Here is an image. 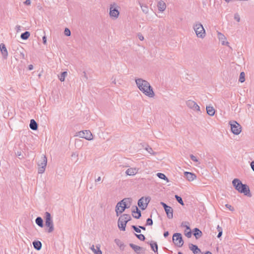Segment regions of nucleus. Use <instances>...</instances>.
Wrapping results in <instances>:
<instances>
[{
    "mask_svg": "<svg viewBox=\"0 0 254 254\" xmlns=\"http://www.w3.org/2000/svg\"><path fill=\"white\" fill-rule=\"evenodd\" d=\"M45 226L48 228L47 232L51 233L54 230V223L51 214L46 212L45 213Z\"/></svg>",
    "mask_w": 254,
    "mask_h": 254,
    "instance_id": "7",
    "label": "nucleus"
},
{
    "mask_svg": "<svg viewBox=\"0 0 254 254\" xmlns=\"http://www.w3.org/2000/svg\"><path fill=\"white\" fill-rule=\"evenodd\" d=\"M153 224L152 220L151 218H148L146 220V225L151 226Z\"/></svg>",
    "mask_w": 254,
    "mask_h": 254,
    "instance_id": "46",
    "label": "nucleus"
},
{
    "mask_svg": "<svg viewBox=\"0 0 254 254\" xmlns=\"http://www.w3.org/2000/svg\"><path fill=\"white\" fill-rule=\"evenodd\" d=\"M226 207H227L228 209H229L230 211H234V208L233 207H232L231 205L226 204L225 205Z\"/></svg>",
    "mask_w": 254,
    "mask_h": 254,
    "instance_id": "47",
    "label": "nucleus"
},
{
    "mask_svg": "<svg viewBox=\"0 0 254 254\" xmlns=\"http://www.w3.org/2000/svg\"><path fill=\"white\" fill-rule=\"evenodd\" d=\"M43 44L46 45L47 44V38H46V36H44L43 37Z\"/></svg>",
    "mask_w": 254,
    "mask_h": 254,
    "instance_id": "49",
    "label": "nucleus"
},
{
    "mask_svg": "<svg viewBox=\"0 0 254 254\" xmlns=\"http://www.w3.org/2000/svg\"><path fill=\"white\" fill-rule=\"evenodd\" d=\"M205 254H212L211 253L209 252H207Z\"/></svg>",
    "mask_w": 254,
    "mask_h": 254,
    "instance_id": "60",
    "label": "nucleus"
},
{
    "mask_svg": "<svg viewBox=\"0 0 254 254\" xmlns=\"http://www.w3.org/2000/svg\"><path fill=\"white\" fill-rule=\"evenodd\" d=\"M190 159L194 162H197L198 163V164H200V163L198 162V160H197V159L196 158V157L194 156L193 155H190Z\"/></svg>",
    "mask_w": 254,
    "mask_h": 254,
    "instance_id": "43",
    "label": "nucleus"
},
{
    "mask_svg": "<svg viewBox=\"0 0 254 254\" xmlns=\"http://www.w3.org/2000/svg\"><path fill=\"white\" fill-rule=\"evenodd\" d=\"M217 230L218 232V234L217 235V237L219 238L222 236L223 230H222V228L219 225L217 226Z\"/></svg>",
    "mask_w": 254,
    "mask_h": 254,
    "instance_id": "37",
    "label": "nucleus"
},
{
    "mask_svg": "<svg viewBox=\"0 0 254 254\" xmlns=\"http://www.w3.org/2000/svg\"><path fill=\"white\" fill-rule=\"evenodd\" d=\"M129 246L137 253H138L142 249L140 247L133 244H130Z\"/></svg>",
    "mask_w": 254,
    "mask_h": 254,
    "instance_id": "27",
    "label": "nucleus"
},
{
    "mask_svg": "<svg viewBox=\"0 0 254 254\" xmlns=\"http://www.w3.org/2000/svg\"><path fill=\"white\" fill-rule=\"evenodd\" d=\"M139 228L140 229H141L143 230H145V228L144 227H143V226H139Z\"/></svg>",
    "mask_w": 254,
    "mask_h": 254,
    "instance_id": "59",
    "label": "nucleus"
},
{
    "mask_svg": "<svg viewBox=\"0 0 254 254\" xmlns=\"http://www.w3.org/2000/svg\"><path fill=\"white\" fill-rule=\"evenodd\" d=\"M112 82L116 84L117 83V82H116V76H113L112 78Z\"/></svg>",
    "mask_w": 254,
    "mask_h": 254,
    "instance_id": "51",
    "label": "nucleus"
},
{
    "mask_svg": "<svg viewBox=\"0 0 254 254\" xmlns=\"http://www.w3.org/2000/svg\"><path fill=\"white\" fill-rule=\"evenodd\" d=\"M193 29L194 30L197 37L203 39L205 37V30L200 22H195L193 24Z\"/></svg>",
    "mask_w": 254,
    "mask_h": 254,
    "instance_id": "4",
    "label": "nucleus"
},
{
    "mask_svg": "<svg viewBox=\"0 0 254 254\" xmlns=\"http://www.w3.org/2000/svg\"><path fill=\"white\" fill-rule=\"evenodd\" d=\"M234 18L238 22L240 21V16L238 13L234 14Z\"/></svg>",
    "mask_w": 254,
    "mask_h": 254,
    "instance_id": "41",
    "label": "nucleus"
},
{
    "mask_svg": "<svg viewBox=\"0 0 254 254\" xmlns=\"http://www.w3.org/2000/svg\"><path fill=\"white\" fill-rule=\"evenodd\" d=\"M30 127L31 129L35 130L37 129L38 125L35 121L33 119L31 120L30 123Z\"/></svg>",
    "mask_w": 254,
    "mask_h": 254,
    "instance_id": "23",
    "label": "nucleus"
},
{
    "mask_svg": "<svg viewBox=\"0 0 254 254\" xmlns=\"http://www.w3.org/2000/svg\"><path fill=\"white\" fill-rule=\"evenodd\" d=\"M90 250L93 252H94V251H96V248H95V247L93 245H92L91 246V247L90 248Z\"/></svg>",
    "mask_w": 254,
    "mask_h": 254,
    "instance_id": "53",
    "label": "nucleus"
},
{
    "mask_svg": "<svg viewBox=\"0 0 254 254\" xmlns=\"http://www.w3.org/2000/svg\"><path fill=\"white\" fill-rule=\"evenodd\" d=\"M193 235L196 239H198L201 236L202 232L198 228H194Z\"/></svg>",
    "mask_w": 254,
    "mask_h": 254,
    "instance_id": "25",
    "label": "nucleus"
},
{
    "mask_svg": "<svg viewBox=\"0 0 254 254\" xmlns=\"http://www.w3.org/2000/svg\"><path fill=\"white\" fill-rule=\"evenodd\" d=\"M173 241L176 246L179 247H182L184 244L182 235L180 233H175L174 234Z\"/></svg>",
    "mask_w": 254,
    "mask_h": 254,
    "instance_id": "11",
    "label": "nucleus"
},
{
    "mask_svg": "<svg viewBox=\"0 0 254 254\" xmlns=\"http://www.w3.org/2000/svg\"><path fill=\"white\" fill-rule=\"evenodd\" d=\"M227 2H229V0H225Z\"/></svg>",
    "mask_w": 254,
    "mask_h": 254,
    "instance_id": "62",
    "label": "nucleus"
},
{
    "mask_svg": "<svg viewBox=\"0 0 254 254\" xmlns=\"http://www.w3.org/2000/svg\"><path fill=\"white\" fill-rule=\"evenodd\" d=\"M217 37L222 45H229V42L227 41V38L222 33L217 31Z\"/></svg>",
    "mask_w": 254,
    "mask_h": 254,
    "instance_id": "14",
    "label": "nucleus"
},
{
    "mask_svg": "<svg viewBox=\"0 0 254 254\" xmlns=\"http://www.w3.org/2000/svg\"><path fill=\"white\" fill-rule=\"evenodd\" d=\"M16 29H17V31L19 30L20 28H21V26H19V25H17L16 27Z\"/></svg>",
    "mask_w": 254,
    "mask_h": 254,
    "instance_id": "58",
    "label": "nucleus"
},
{
    "mask_svg": "<svg viewBox=\"0 0 254 254\" xmlns=\"http://www.w3.org/2000/svg\"><path fill=\"white\" fill-rule=\"evenodd\" d=\"M251 166L253 170L254 171V160L251 162Z\"/></svg>",
    "mask_w": 254,
    "mask_h": 254,
    "instance_id": "54",
    "label": "nucleus"
},
{
    "mask_svg": "<svg viewBox=\"0 0 254 254\" xmlns=\"http://www.w3.org/2000/svg\"><path fill=\"white\" fill-rule=\"evenodd\" d=\"M186 229L185 231V234L188 238H190L192 235L190 229L188 226H186Z\"/></svg>",
    "mask_w": 254,
    "mask_h": 254,
    "instance_id": "26",
    "label": "nucleus"
},
{
    "mask_svg": "<svg viewBox=\"0 0 254 254\" xmlns=\"http://www.w3.org/2000/svg\"><path fill=\"white\" fill-rule=\"evenodd\" d=\"M184 175L187 180L190 182L193 181L196 178L195 174L189 172H185Z\"/></svg>",
    "mask_w": 254,
    "mask_h": 254,
    "instance_id": "17",
    "label": "nucleus"
},
{
    "mask_svg": "<svg viewBox=\"0 0 254 254\" xmlns=\"http://www.w3.org/2000/svg\"><path fill=\"white\" fill-rule=\"evenodd\" d=\"M206 112L208 115L210 116H213L214 115L215 113V110L214 108L211 106H206Z\"/></svg>",
    "mask_w": 254,
    "mask_h": 254,
    "instance_id": "21",
    "label": "nucleus"
},
{
    "mask_svg": "<svg viewBox=\"0 0 254 254\" xmlns=\"http://www.w3.org/2000/svg\"><path fill=\"white\" fill-rule=\"evenodd\" d=\"M168 235H169V232H168V231H166V232H164V236L165 237H167Z\"/></svg>",
    "mask_w": 254,
    "mask_h": 254,
    "instance_id": "56",
    "label": "nucleus"
},
{
    "mask_svg": "<svg viewBox=\"0 0 254 254\" xmlns=\"http://www.w3.org/2000/svg\"><path fill=\"white\" fill-rule=\"evenodd\" d=\"M132 228L133 229V230L136 232V233H139L141 232V230L140 229V228L138 227H137L136 226H134V225H132Z\"/></svg>",
    "mask_w": 254,
    "mask_h": 254,
    "instance_id": "45",
    "label": "nucleus"
},
{
    "mask_svg": "<svg viewBox=\"0 0 254 254\" xmlns=\"http://www.w3.org/2000/svg\"><path fill=\"white\" fill-rule=\"evenodd\" d=\"M140 6L143 13H144L145 14H147L148 13L149 9L148 6L146 5H143L141 3H140Z\"/></svg>",
    "mask_w": 254,
    "mask_h": 254,
    "instance_id": "30",
    "label": "nucleus"
},
{
    "mask_svg": "<svg viewBox=\"0 0 254 254\" xmlns=\"http://www.w3.org/2000/svg\"><path fill=\"white\" fill-rule=\"evenodd\" d=\"M33 65H32V64H30V65H28V69H29V70H32V69H33Z\"/></svg>",
    "mask_w": 254,
    "mask_h": 254,
    "instance_id": "55",
    "label": "nucleus"
},
{
    "mask_svg": "<svg viewBox=\"0 0 254 254\" xmlns=\"http://www.w3.org/2000/svg\"><path fill=\"white\" fill-rule=\"evenodd\" d=\"M35 222L36 224L40 227H43L44 226L43 219L40 217H38L36 219Z\"/></svg>",
    "mask_w": 254,
    "mask_h": 254,
    "instance_id": "28",
    "label": "nucleus"
},
{
    "mask_svg": "<svg viewBox=\"0 0 254 254\" xmlns=\"http://www.w3.org/2000/svg\"><path fill=\"white\" fill-rule=\"evenodd\" d=\"M175 197L179 203H180L182 205H184L182 198L180 196L176 195Z\"/></svg>",
    "mask_w": 254,
    "mask_h": 254,
    "instance_id": "39",
    "label": "nucleus"
},
{
    "mask_svg": "<svg viewBox=\"0 0 254 254\" xmlns=\"http://www.w3.org/2000/svg\"><path fill=\"white\" fill-rule=\"evenodd\" d=\"M165 211L167 214V217L169 219H171L173 217V210L172 207L168 206L165 209Z\"/></svg>",
    "mask_w": 254,
    "mask_h": 254,
    "instance_id": "19",
    "label": "nucleus"
},
{
    "mask_svg": "<svg viewBox=\"0 0 254 254\" xmlns=\"http://www.w3.org/2000/svg\"><path fill=\"white\" fill-rule=\"evenodd\" d=\"M64 34L65 35L67 36H69L71 34V32H70V31L69 30V29L67 28H66L65 29H64Z\"/></svg>",
    "mask_w": 254,
    "mask_h": 254,
    "instance_id": "42",
    "label": "nucleus"
},
{
    "mask_svg": "<svg viewBox=\"0 0 254 254\" xmlns=\"http://www.w3.org/2000/svg\"><path fill=\"white\" fill-rule=\"evenodd\" d=\"M33 245L34 248L37 250H40L42 247V244L40 241H34Z\"/></svg>",
    "mask_w": 254,
    "mask_h": 254,
    "instance_id": "24",
    "label": "nucleus"
},
{
    "mask_svg": "<svg viewBox=\"0 0 254 254\" xmlns=\"http://www.w3.org/2000/svg\"><path fill=\"white\" fill-rule=\"evenodd\" d=\"M156 175L160 179L164 180L166 181L167 182H169V179L167 178V177L164 174L161 173H158Z\"/></svg>",
    "mask_w": 254,
    "mask_h": 254,
    "instance_id": "29",
    "label": "nucleus"
},
{
    "mask_svg": "<svg viewBox=\"0 0 254 254\" xmlns=\"http://www.w3.org/2000/svg\"><path fill=\"white\" fill-rule=\"evenodd\" d=\"M115 242L116 244V245H118L120 248H122L124 246L123 243L119 239H115Z\"/></svg>",
    "mask_w": 254,
    "mask_h": 254,
    "instance_id": "38",
    "label": "nucleus"
},
{
    "mask_svg": "<svg viewBox=\"0 0 254 254\" xmlns=\"http://www.w3.org/2000/svg\"><path fill=\"white\" fill-rule=\"evenodd\" d=\"M136 84L140 91L146 96L153 98L155 93L150 83L146 80L142 78L135 79Z\"/></svg>",
    "mask_w": 254,
    "mask_h": 254,
    "instance_id": "1",
    "label": "nucleus"
},
{
    "mask_svg": "<svg viewBox=\"0 0 254 254\" xmlns=\"http://www.w3.org/2000/svg\"><path fill=\"white\" fill-rule=\"evenodd\" d=\"M186 104H187V106L189 108L193 110V111H197V112L200 111L199 106L194 101L191 100H189L188 101H187Z\"/></svg>",
    "mask_w": 254,
    "mask_h": 254,
    "instance_id": "13",
    "label": "nucleus"
},
{
    "mask_svg": "<svg viewBox=\"0 0 254 254\" xmlns=\"http://www.w3.org/2000/svg\"><path fill=\"white\" fill-rule=\"evenodd\" d=\"M178 254H183L182 252H180L178 253Z\"/></svg>",
    "mask_w": 254,
    "mask_h": 254,
    "instance_id": "61",
    "label": "nucleus"
},
{
    "mask_svg": "<svg viewBox=\"0 0 254 254\" xmlns=\"http://www.w3.org/2000/svg\"><path fill=\"white\" fill-rule=\"evenodd\" d=\"M245 74L244 72H242L240 73V77H239V81L241 83H243L245 80Z\"/></svg>",
    "mask_w": 254,
    "mask_h": 254,
    "instance_id": "35",
    "label": "nucleus"
},
{
    "mask_svg": "<svg viewBox=\"0 0 254 254\" xmlns=\"http://www.w3.org/2000/svg\"><path fill=\"white\" fill-rule=\"evenodd\" d=\"M150 246L152 251H153L155 253L157 252L158 246L156 242H151L150 243Z\"/></svg>",
    "mask_w": 254,
    "mask_h": 254,
    "instance_id": "32",
    "label": "nucleus"
},
{
    "mask_svg": "<svg viewBox=\"0 0 254 254\" xmlns=\"http://www.w3.org/2000/svg\"><path fill=\"white\" fill-rule=\"evenodd\" d=\"M139 170L138 168L130 167L126 170V174L128 176H134L138 172Z\"/></svg>",
    "mask_w": 254,
    "mask_h": 254,
    "instance_id": "15",
    "label": "nucleus"
},
{
    "mask_svg": "<svg viewBox=\"0 0 254 254\" xmlns=\"http://www.w3.org/2000/svg\"><path fill=\"white\" fill-rule=\"evenodd\" d=\"M232 184L235 189L241 193L247 195L250 192V189L246 185L243 184L238 179H235L232 181Z\"/></svg>",
    "mask_w": 254,
    "mask_h": 254,
    "instance_id": "3",
    "label": "nucleus"
},
{
    "mask_svg": "<svg viewBox=\"0 0 254 254\" xmlns=\"http://www.w3.org/2000/svg\"><path fill=\"white\" fill-rule=\"evenodd\" d=\"M94 254H102V252L100 250V245H97L96 246V251L93 252Z\"/></svg>",
    "mask_w": 254,
    "mask_h": 254,
    "instance_id": "36",
    "label": "nucleus"
},
{
    "mask_svg": "<svg viewBox=\"0 0 254 254\" xmlns=\"http://www.w3.org/2000/svg\"><path fill=\"white\" fill-rule=\"evenodd\" d=\"M130 220L131 217L129 214H124L121 215L118 221L119 228L122 231H125L127 223Z\"/></svg>",
    "mask_w": 254,
    "mask_h": 254,
    "instance_id": "5",
    "label": "nucleus"
},
{
    "mask_svg": "<svg viewBox=\"0 0 254 254\" xmlns=\"http://www.w3.org/2000/svg\"><path fill=\"white\" fill-rule=\"evenodd\" d=\"M101 177H99L97 179H96L95 180V181H96V182H99V181H101Z\"/></svg>",
    "mask_w": 254,
    "mask_h": 254,
    "instance_id": "57",
    "label": "nucleus"
},
{
    "mask_svg": "<svg viewBox=\"0 0 254 254\" xmlns=\"http://www.w3.org/2000/svg\"><path fill=\"white\" fill-rule=\"evenodd\" d=\"M67 75V73L66 71L63 72L59 76V78L60 81H64L65 79V76Z\"/></svg>",
    "mask_w": 254,
    "mask_h": 254,
    "instance_id": "33",
    "label": "nucleus"
},
{
    "mask_svg": "<svg viewBox=\"0 0 254 254\" xmlns=\"http://www.w3.org/2000/svg\"><path fill=\"white\" fill-rule=\"evenodd\" d=\"M135 209L136 211L134 210L132 211V216L135 218L139 219L141 217V212L136 206H135Z\"/></svg>",
    "mask_w": 254,
    "mask_h": 254,
    "instance_id": "22",
    "label": "nucleus"
},
{
    "mask_svg": "<svg viewBox=\"0 0 254 254\" xmlns=\"http://www.w3.org/2000/svg\"><path fill=\"white\" fill-rule=\"evenodd\" d=\"M145 150L148 152L150 154H154L155 153L153 151L152 148L150 147H146L145 148Z\"/></svg>",
    "mask_w": 254,
    "mask_h": 254,
    "instance_id": "44",
    "label": "nucleus"
},
{
    "mask_svg": "<svg viewBox=\"0 0 254 254\" xmlns=\"http://www.w3.org/2000/svg\"><path fill=\"white\" fill-rule=\"evenodd\" d=\"M150 198L149 197H142L138 201V205L142 209L145 210L150 201Z\"/></svg>",
    "mask_w": 254,
    "mask_h": 254,
    "instance_id": "12",
    "label": "nucleus"
},
{
    "mask_svg": "<svg viewBox=\"0 0 254 254\" xmlns=\"http://www.w3.org/2000/svg\"><path fill=\"white\" fill-rule=\"evenodd\" d=\"M131 203V199L130 198H126L119 202L116 206L115 211L117 216L123 213L126 208L130 207Z\"/></svg>",
    "mask_w": 254,
    "mask_h": 254,
    "instance_id": "2",
    "label": "nucleus"
},
{
    "mask_svg": "<svg viewBox=\"0 0 254 254\" xmlns=\"http://www.w3.org/2000/svg\"><path fill=\"white\" fill-rule=\"evenodd\" d=\"M119 6L115 2L110 5L109 16L112 19H117L120 15Z\"/></svg>",
    "mask_w": 254,
    "mask_h": 254,
    "instance_id": "6",
    "label": "nucleus"
},
{
    "mask_svg": "<svg viewBox=\"0 0 254 254\" xmlns=\"http://www.w3.org/2000/svg\"><path fill=\"white\" fill-rule=\"evenodd\" d=\"M17 50L19 51V58L21 59H25V55L23 52V50L22 49L21 47H20V48L17 47Z\"/></svg>",
    "mask_w": 254,
    "mask_h": 254,
    "instance_id": "34",
    "label": "nucleus"
},
{
    "mask_svg": "<svg viewBox=\"0 0 254 254\" xmlns=\"http://www.w3.org/2000/svg\"><path fill=\"white\" fill-rule=\"evenodd\" d=\"M0 51L3 58L6 59L8 57V52L5 45L3 43L0 44Z\"/></svg>",
    "mask_w": 254,
    "mask_h": 254,
    "instance_id": "16",
    "label": "nucleus"
},
{
    "mask_svg": "<svg viewBox=\"0 0 254 254\" xmlns=\"http://www.w3.org/2000/svg\"><path fill=\"white\" fill-rule=\"evenodd\" d=\"M24 3L26 4V5H30L31 4V1L30 0H26V1L24 2Z\"/></svg>",
    "mask_w": 254,
    "mask_h": 254,
    "instance_id": "52",
    "label": "nucleus"
},
{
    "mask_svg": "<svg viewBox=\"0 0 254 254\" xmlns=\"http://www.w3.org/2000/svg\"><path fill=\"white\" fill-rule=\"evenodd\" d=\"M161 204L163 206L164 209L167 208L169 206H168L166 203L164 202H161Z\"/></svg>",
    "mask_w": 254,
    "mask_h": 254,
    "instance_id": "50",
    "label": "nucleus"
},
{
    "mask_svg": "<svg viewBox=\"0 0 254 254\" xmlns=\"http://www.w3.org/2000/svg\"><path fill=\"white\" fill-rule=\"evenodd\" d=\"M157 6L158 10L160 11H164L166 8V3L162 0L159 1L158 2Z\"/></svg>",
    "mask_w": 254,
    "mask_h": 254,
    "instance_id": "20",
    "label": "nucleus"
},
{
    "mask_svg": "<svg viewBox=\"0 0 254 254\" xmlns=\"http://www.w3.org/2000/svg\"><path fill=\"white\" fill-rule=\"evenodd\" d=\"M137 36H138V39L140 41H143L144 40V37L141 34L138 33L137 35Z\"/></svg>",
    "mask_w": 254,
    "mask_h": 254,
    "instance_id": "48",
    "label": "nucleus"
},
{
    "mask_svg": "<svg viewBox=\"0 0 254 254\" xmlns=\"http://www.w3.org/2000/svg\"><path fill=\"white\" fill-rule=\"evenodd\" d=\"M135 236L140 241H144L145 240V237L142 234H135Z\"/></svg>",
    "mask_w": 254,
    "mask_h": 254,
    "instance_id": "40",
    "label": "nucleus"
},
{
    "mask_svg": "<svg viewBox=\"0 0 254 254\" xmlns=\"http://www.w3.org/2000/svg\"><path fill=\"white\" fill-rule=\"evenodd\" d=\"M189 248L191 251H192L194 254H200V250L196 245H193L192 244H190Z\"/></svg>",
    "mask_w": 254,
    "mask_h": 254,
    "instance_id": "18",
    "label": "nucleus"
},
{
    "mask_svg": "<svg viewBox=\"0 0 254 254\" xmlns=\"http://www.w3.org/2000/svg\"><path fill=\"white\" fill-rule=\"evenodd\" d=\"M77 136L81 138H84L88 140H91L93 139V135L89 130L79 131Z\"/></svg>",
    "mask_w": 254,
    "mask_h": 254,
    "instance_id": "10",
    "label": "nucleus"
},
{
    "mask_svg": "<svg viewBox=\"0 0 254 254\" xmlns=\"http://www.w3.org/2000/svg\"><path fill=\"white\" fill-rule=\"evenodd\" d=\"M231 127V130L233 133L236 135L239 134L242 131V127L237 122L232 120L229 122Z\"/></svg>",
    "mask_w": 254,
    "mask_h": 254,
    "instance_id": "8",
    "label": "nucleus"
},
{
    "mask_svg": "<svg viewBox=\"0 0 254 254\" xmlns=\"http://www.w3.org/2000/svg\"><path fill=\"white\" fill-rule=\"evenodd\" d=\"M30 35V33L28 31H26L23 33L21 34L20 37L23 40H26L29 37Z\"/></svg>",
    "mask_w": 254,
    "mask_h": 254,
    "instance_id": "31",
    "label": "nucleus"
},
{
    "mask_svg": "<svg viewBox=\"0 0 254 254\" xmlns=\"http://www.w3.org/2000/svg\"><path fill=\"white\" fill-rule=\"evenodd\" d=\"M47 164V159L45 155H42L40 160L38 162V173L42 174L45 171V168Z\"/></svg>",
    "mask_w": 254,
    "mask_h": 254,
    "instance_id": "9",
    "label": "nucleus"
}]
</instances>
